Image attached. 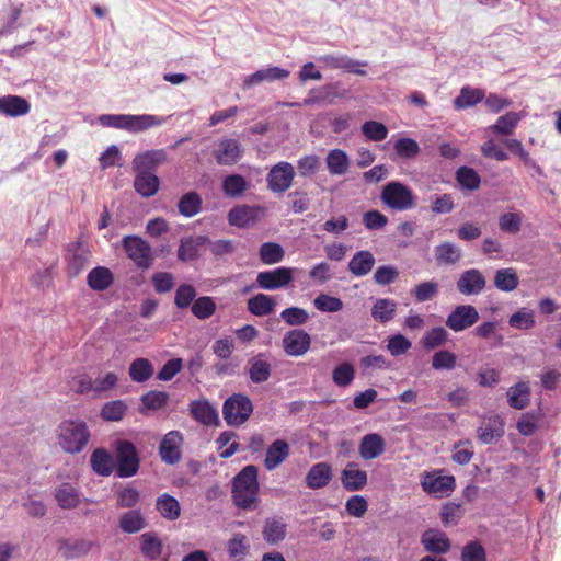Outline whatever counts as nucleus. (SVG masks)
Listing matches in <instances>:
<instances>
[{"label": "nucleus", "mask_w": 561, "mask_h": 561, "mask_svg": "<svg viewBox=\"0 0 561 561\" xmlns=\"http://www.w3.org/2000/svg\"><path fill=\"white\" fill-rule=\"evenodd\" d=\"M257 468L245 466L233 479L232 497L234 504L242 510L252 511L259 503Z\"/></svg>", "instance_id": "1"}, {"label": "nucleus", "mask_w": 561, "mask_h": 561, "mask_svg": "<svg viewBox=\"0 0 561 561\" xmlns=\"http://www.w3.org/2000/svg\"><path fill=\"white\" fill-rule=\"evenodd\" d=\"M165 121V117L151 114H103L99 117L100 124L104 127L123 129L134 134L161 126Z\"/></svg>", "instance_id": "2"}, {"label": "nucleus", "mask_w": 561, "mask_h": 561, "mask_svg": "<svg viewBox=\"0 0 561 561\" xmlns=\"http://www.w3.org/2000/svg\"><path fill=\"white\" fill-rule=\"evenodd\" d=\"M59 444L69 454H77L87 446L90 432L85 422L81 420H66L61 422L58 431Z\"/></svg>", "instance_id": "3"}, {"label": "nucleus", "mask_w": 561, "mask_h": 561, "mask_svg": "<svg viewBox=\"0 0 561 561\" xmlns=\"http://www.w3.org/2000/svg\"><path fill=\"white\" fill-rule=\"evenodd\" d=\"M251 399L243 393H233L222 404V416L229 426L244 424L253 413Z\"/></svg>", "instance_id": "4"}, {"label": "nucleus", "mask_w": 561, "mask_h": 561, "mask_svg": "<svg viewBox=\"0 0 561 561\" xmlns=\"http://www.w3.org/2000/svg\"><path fill=\"white\" fill-rule=\"evenodd\" d=\"M116 476L119 478L134 477L140 465L136 446L126 439L116 440L115 444Z\"/></svg>", "instance_id": "5"}, {"label": "nucleus", "mask_w": 561, "mask_h": 561, "mask_svg": "<svg viewBox=\"0 0 561 561\" xmlns=\"http://www.w3.org/2000/svg\"><path fill=\"white\" fill-rule=\"evenodd\" d=\"M380 197L385 205L394 210H407L414 206L412 191L400 182L387 183Z\"/></svg>", "instance_id": "6"}, {"label": "nucleus", "mask_w": 561, "mask_h": 561, "mask_svg": "<svg viewBox=\"0 0 561 561\" xmlns=\"http://www.w3.org/2000/svg\"><path fill=\"white\" fill-rule=\"evenodd\" d=\"M122 247L127 256L138 268L147 270L152 265L150 244L137 236H126L122 240Z\"/></svg>", "instance_id": "7"}, {"label": "nucleus", "mask_w": 561, "mask_h": 561, "mask_svg": "<svg viewBox=\"0 0 561 561\" xmlns=\"http://www.w3.org/2000/svg\"><path fill=\"white\" fill-rule=\"evenodd\" d=\"M295 175L294 165L287 161H280L268 171L266 175L267 187L275 194H283L293 185Z\"/></svg>", "instance_id": "8"}, {"label": "nucleus", "mask_w": 561, "mask_h": 561, "mask_svg": "<svg viewBox=\"0 0 561 561\" xmlns=\"http://www.w3.org/2000/svg\"><path fill=\"white\" fill-rule=\"evenodd\" d=\"M294 280V268L276 267L257 273L256 284L265 290H276L286 287Z\"/></svg>", "instance_id": "9"}, {"label": "nucleus", "mask_w": 561, "mask_h": 561, "mask_svg": "<svg viewBox=\"0 0 561 561\" xmlns=\"http://www.w3.org/2000/svg\"><path fill=\"white\" fill-rule=\"evenodd\" d=\"M479 320V312L472 305H459L448 314L445 324L454 332L471 328Z\"/></svg>", "instance_id": "10"}, {"label": "nucleus", "mask_w": 561, "mask_h": 561, "mask_svg": "<svg viewBox=\"0 0 561 561\" xmlns=\"http://www.w3.org/2000/svg\"><path fill=\"white\" fill-rule=\"evenodd\" d=\"M421 485L427 494L443 496L455 490L456 480L454 476H442L440 471L435 470L423 476Z\"/></svg>", "instance_id": "11"}, {"label": "nucleus", "mask_w": 561, "mask_h": 561, "mask_svg": "<svg viewBox=\"0 0 561 561\" xmlns=\"http://www.w3.org/2000/svg\"><path fill=\"white\" fill-rule=\"evenodd\" d=\"M183 435L179 431L168 432L159 446L161 460L168 465H175L181 460Z\"/></svg>", "instance_id": "12"}, {"label": "nucleus", "mask_w": 561, "mask_h": 561, "mask_svg": "<svg viewBox=\"0 0 561 561\" xmlns=\"http://www.w3.org/2000/svg\"><path fill=\"white\" fill-rule=\"evenodd\" d=\"M310 335L301 329L290 330L283 337V348L289 356L305 355L310 348Z\"/></svg>", "instance_id": "13"}, {"label": "nucleus", "mask_w": 561, "mask_h": 561, "mask_svg": "<svg viewBox=\"0 0 561 561\" xmlns=\"http://www.w3.org/2000/svg\"><path fill=\"white\" fill-rule=\"evenodd\" d=\"M243 156V148L238 139L226 138L219 141L214 150L216 162L220 165H232Z\"/></svg>", "instance_id": "14"}, {"label": "nucleus", "mask_w": 561, "mask_h": 561, "mask_svg": "<svg viewBox=\"0 0 561 561\" xmlns=\"http://www.w3.org/2000/svg\"><path fill=\"white\" fill-rule=\"evenodd\" d=\"M485 277L477 268H470L462 272L456 283L460 294L466 296L480 295L485 288Z\"/></svg>", "instance_id": "15"}, {"label": "nucleus", "mask_w": 561, "mask_h": 561, "mask_svg": "<svg viewBox=\"0 0 561 561\" xmlns=\"http://www.w3.org/2000/svg\"><path fill=\"white\" fill-rule=\"evenodd\" d=\"M319 61L323 62L327 67L331 69H342L346 72L359 76L366 75V71L363 70L362 67L367 66V62L352 59L347 55L328 54L319 57Z\"/></svg>", "instance_id": "16"}, {"label": "nucleus", "mask_w": 561, "mask_h": 561, "mask_svg": "<svg viewBox=\"0 0 561 561\" xmlns=\"http://www.w3.org/2000/svg\"><path fill=\"white\" fill-rule=\"evenodd\" d=\"M341 482L346 491H359L367 484V473L358 468V463L352 461L342 470Z\"/></svg>", "instance_id": "17"}, {"label": "nucleus", "mask_w": 561, "mask_h": 561, "mask_svg": "<svg viewBox=\"0 0 561 561\" xmlns=\"http://www.w3.org/2000/svg\"><path fill=\"white\" fill-rule=\"evenodd\" d=\"M421 543L427 552L445 554L450 549V540L438 529H428L422 534Z\"/></svg>", "instance_id": "18"}, {"label": "nucleus", "mask_w": 561, "mask_h": 561, "mask_svg": "<svg viewBox=\"0 0 561 561\" xmlns=\"http://www.w3.org/2000/svg\"><path fill=\"white\" fill-rule=\"evenodd\" d=\"M92 542L84 539L61 538L57 541L58 552L65 559H77L89 553Z\"/></svg>", "instance_id": "19"}, {"label": "nucleus", "mask_w": 561, "mask_h": 561, "mask_svg": "<svg viewBox=\"0 0 561 561\" xmlns=\"http://www.w3.org/2000/svg\"><path fill=\"white\" fill-rule=\"evenodd\" d=\"M289 71L280 67H268L256 70L254 73L248 76L243 81V87L249 89L262 82H274L284 80L289 77Z\"/></svg>", "instance_id": "20"}, {"label": "nucleus", "mask_w": 561, "mask_h": 561, "mask_svg": "<svg viewBox=\"0 0 561 561\" xmlns=\"http://www.w3.org/2000/svg\"><path fill=\"white\" fill-rule=\"evenodd\" d=\"M386 442L378 433H370L363 436L359 443L358 453L364 460H371L385 453Z\"/></svg>", "instance_id": "21"}, {"label": "nucleus", "mask_w": 561, "mask_h": 561, "mask_svg": "<svg viewBox=\"0 0 561 561\" xmlns=\"http://www.w3.org/2000/svg\"><path fill=\"white\" fill-rule=\"evenodd\" d=\"M333 477L332 468L328 462H317L306 476V484L312 490L327 486Z\"/></svg>", "instance_id": "22"}, {"label": "nucleus", "mask_w": 561, "mask_h": 561, "mask_svg": "<svg viewBox=\"0 0 561 561\" xmlns=\"http://www.w3.org/2000/svg\"><path fill=\"white\" fill-rule=\"evenodd\" d=\"M289 444L284 439L274 440L267 448L264 466L267 470H274L279 467L289 456Z\"/></svg>", "instance_id": "23"}, {"label": "nucleus", "mask_w": 561, "mask_h": 561, "mask_svg": "<svg viewBox=\"0 0 561 561\" xmlns=\"http://www.w3.org/2000/svg\"><path fill=\"white\" fill-rule=\"evenodd\" d=\"M247 371L251 382L263 383L267 381L272 375V365L264 359L263 354H259L248 360Z\"/></svg>", "instance_id": "24"}, {"label": "nucleus", "mask_w": 561, "mask_h": 561, "mask_svg": "<svg viewBox=\"0 0 561 561\" xmlns=\"http://www.w3.org/2000/svg\"><path fill=\"white\" fill-rule=\"evenodd\" d=\"M287 535V525L283 517L273 516L265 519L262 536L270 545H276L285 539Z\"/></svg>", "instance_id": "25"}, {"label": "nucleus", "mask_w": 561, "mask_h": 561, "mask_svg": "<svg viewBox=\"0 0 561 561\" xmlns=\"http://www.w3.org/2000/svg\"><path fill=\"white\" fill-rule=\"evenodd\" d=\"M167 157L168 156L164 149L147 150L146 152L135 157L133 161V169L151 172L159 164L165 162Z\"/></svg>", "instance_id": "26"}, {"label": "nucleus", "mask_w": 561, "mask_h": 561, "mask_svg": "<svg viewBox=\"0 0 561 561\" xmlns=\"http://www.w3.org/2000/svg\"><path fill=\"white\" fill-rule=\"evenodd\" d=\"M136 176L134 180V187L142 197H151L156 195L160 187V181L152 172L135 170Z\"/></svg>", "instance_id": "27"}, {"label": "nucleus", "mask_w": 561, "mask_h": 561, "mask_svg": "<svg viewBox=\"0 0 561 561\" xmlns=\"http://www.w3.org/2000/svg\"><path fill=\"white\" fill-rule=\"evenodd\" d=\"M209 243L207 236H196L182 239L178 249V257L183 262L193 261L198 257L199 248Z\"/></svg>", "instance_id": "28"}, {"label": "nucleus", "mask_w": 561, "mask_h": 561, "mask_svg": "<svg viewBox=\"0 0 561 561\" xmlns=\"http://www.w3.org/2000/svg\"><path fill=\"white\" fill-rule=\"evenodd\" d=\"M192 416L204 425L218 423V412L207 400H195L190 404Z\"/></svg>", "instance_id": "29"}, {"label": "nucleus", "mask_w": 561, "mask_h": 561, "mask_svg": "<svg viewBox=\"0 0 561 561\" xmlns=\"http://www.w3.org/2000/svg\"><path fill=\"white\" fill-rule=\"evenodd\" d=\"M375 262L376 260L371 252L362 250L353 255L347 268L354 276L363 277L371 272Z\"/></svg>", "instance_id": "30"}, {"label": "nucleus", "mask_w": 561, "mask_h": 561, "mask_svg": "<svg viewBox=\"0 0 561 561\" xmlns=\"http://www.w3.org/2000/svg\"><path fill=\"white\" fill-rule=\"evenodd\" d=\"M90 465L96 474L108 477L114 470L115 462L106 449L96 448L90 457Z\"/></svg>", "instance_id": "31"}, {"label": "nucleus", "mask_w": 561, "mask_h": 561, "mask_svg": "<svg viewBox=\"0 0 561 561\" xmlns=\"http://www.w3.org/2000/svg\"><path fill=\"white\" fill-rule=\"evenodd\" d=\"M507 402L515 410L525 409L530 402V388L528 382L520 381L508 388Z\"/></svg>", "instance_id": "32"}, {"label": "nucleus", "mask_w": 561, "mask_h": 561, "mask_svg": "<svg viewBox=\"0 0 561 561\" xmlns=\"http://www.w3.org/2000/svg\"><path fill=\"white\" fill-rule=\"evenodd\" d=\"M0 112L12 117L22 116L30 112V103L21 96L7 95L0 98Z\"/></svg>", "instance_id": "33"}, {"label": "nucleus", "mask_w": 561, "mask_h": 561, "mask_svg": "<svg viewBox=\"0 0 561 561\" xmlns=\"http://www.w3.org/2000/svg\"><path fill=\"white\" fill-rule=\"evenodd\" d=\"M434 255L438 265H454L462 257V251L451 242H444L435 247Z\"/></svg>", "instance_id": "34"}, {"label": "nucleus", "mask_w": 561, "mask_h": 561, "mask_svg": "<svg viewBox=\"0 0 561 561\" xmlns=\"http://www.w3.org/2000/svg\"><path fill=\"white\" fill-rule=\"evenodd\" d=\"M87 282L91 289L103 291L113 284L114 276L110 268L96 266L89 272Z\"/></svg>", "instance_id": "35"}, {"label": "nucleus", "mask_w": 561, "mask_h": 561, "mask_svg": "<svg viewBox=\"0 0 561 561\" xmlns=\"http://www.w3.org/2000/svg\"><path fill=\"white\" fill-rule=\"evenodd\" d=\"M397 302L390 298H378L371 307V318L380 323H387L396 317Z\"/></svg>", "instance_id": "36"}, {"label": "nucleus", "mask_w": 561, "mask_h": 561, "mask_svg": "<svg viewBox=\"0 0 561 561\" xmlns=\"http://www.w3.org/2000/svg\"><path fill=\"white\" fill-rule=\"evenodd\" d=\"M249 186L250 183L241 174H229L224 178L221 184L222 193L230 198L241 197Z\"/></svg>", "instance_id": "37"}, {"label": "nucleus", "mask_w": 561, "mask_h": 561, "mask_svg": "<svg viewBox=\"0 0 561 561\" xmlns=\"http://www.w3.org/2000/svg\"><path fill=\"white\" fill-rule=\"evenodd\" d=\"M55 497L58 505L64 510L75 508L80 503V494L70 483L60 484L55 491Z\"/></svg>", "instance_id": "38"}, {"label": "nucleus", "mask_w": 561, "mask_h": 561, "mask_svg": "<svg viewBox=\"0 0 561 561\" xmlns=\"http://www.w3.org/2000/svg\"><path fill=\"white\" fill-rule=\"evenodd\" d=\"M156 508L162 517L169 520H175L181 515V505L179 501L168 493L161 494L157 497Z\"/></svg>", "instance_id": "39"}, {"label": "nucleus", "mask_w": 561, "mask_h": 561, "mask_svg": "<svg viewBox=\"0 0 561 561\" xmlns=\"http://www.w3.org/2000/svg\"><path fill=\"white\" fill-rule=\"evenodd\" d=\"M147 526L146 519L139 510H130L119 517V528L126 534H135Z\"/></svg>", "instance_id": "40"}, {"label": "nucleus", "mask_w": 561, "mask_h": 561, "mask_svg": "<svg viewBox=\"0 0 561 561\" xmlns=\"http://www.w3.org/2000/svg\"><path fill=\"white\" fill-rule=\"evenodd\" d=\"M485 98L484 91L469 85L460 90L459 95L454 100V106L457 110H466L474 106Z\"/></svg>", "instance_id": "41"}, {"label": "nucleus", "mask_w": 561, "mask_h": 561, "mask_svg": "<svg viewBox=\"0 0 561 561\" xmlns=\"http://www.w3.org/2000/svg\"><path fill=\"white\" fill-rule=\"evenodd\" d=\"M275 301L273 297L265 294H256L248 300V310L256 316L263 317L274 311Z\"/></svg>", "instance_id": "42"}, {"label": "nucleus", "mask_w": 561, "mask_h": 561, "mask_svg": "<svg viewBox=\"0 0 561 561\" xmlns=\"http://www.w3.org/2000/svg\"><path fill=\"white\" fill-rule=\"evenodd\" d=\"M202 203L199 194L196 192H187L179 199V213L187 218L193 217L201 211Z\"/></svg>", "instance_id": "43"}, {"label": "nucleus", "mask_w": 561, "mask_h": 561, "mask_svg": "<svg viewBox=\"0 0 561 561\" xmlns=\"http://www.w3.org/2000/svg\"><path fill=\"white\" fill-rule=\"evenodd\" d=\"M350 160L347 154L340 149L329 151L327 156V167L332 175L345 174L348 170Z\"/></svg>", "instance_id": "44"}, {"label": "nucleus", "mask_w": 561, "mask_h": 561, "mask_svg": "<svg viewBox=\"0 0 561 561\" xmlns=\"http://www.w3.org/2000/svg\"><path fill=\"white\" fill-rule=\"evenodd\" d=\"M336 94V85L325 84L319 89L310 90L308 96L302 101V105L311 106L324 101L332 103Z\"/></svg>", "instance_id": "45"}, {"label": "nucleus", "mask_w": 561, "mask_h": 561, "mask_svg": "<svg viewBox=\"0 0 561 561\" xmlns=\"http://www.w3.org/2000/svg\"><path fill=\"white\" fill-rule=\"evenodd\" d=\"M259 256L262 263L272 265L284 260L285 251L283 247L276 242H264L260 247Z\"/></svg>", "instance_id": "46"}, {"label": "nucleus", "mask_w": 561, "mask_h": 561, "mask_svg": "<svg viewBox=\"0 0 561 561\" xmlns=\"http://www.w3.org/2000/svg\"><path fill=\"white\" fill-rule=\"evenodd\" d=\"M519 284L518 276L513 268H501L495 272L494 286L502 291H513Z\"/></svg>", "instance_id": "47"}, {"label": "nucleus", "mask_w": 561, "mask_h": 561, "mask_svg": "<svg viewBox=\"0 0 561 561\" xmlns=\"http://www.w3.org/2000/svg\"><path fill=\"white\" fill-rule=\"evenodd\" d=\"M504 424L499 417L494 419L493 422L485 423L477 430L478 438L483 444H491L493 440L499 439L504 434Z\"/></svg>", "instance_id": "48"}, {"label": "nucleus", "mask_w": 561, "mask_h": 561, "mask_svg": "<svg viewBox=\"0 0 561 561\" xmlns=\"http://www.w3.org/2000/svg\"><path fill=\"white\" fill-rule=\"evenodd\" d=\"M127 403L124 400H113L106 402L101 410V417L107 422H119L127 412Z\"/></svg>", "instance_id": "49"}, {"label": "nucleus", "mask_w": 561, "mask_h": 561, "mask_svg": "<svg viewBox=\"0 0 561 561\" xmlns=\"http://www.w3.org/2000/svg\"><path fill=\"white\" fill-rule=\"evenodd\" d=\"M153 375V366L147 358H137L129 366V376L135 382H145Z\"/></svg>", "instance_id": "50"}, {"label": "nucleus", "mask_w": 561, "mask_h": 561, "mask_svg": "<svg viewBox=\"0 0 561 561\" xmlns=\"http://www.w3.org/2000/svg\"><path fill=\"white\" fill-rule=\"evenodd\" d=\"M355 378L354 366L350 362L336 365L332 371V380L337 387L350 386Z\"/></svg>", "instance_id": "51"}, {"label": "nucleus", "mask_w": 561, "mask_h": 561, "mask_svg": "<svg viewBox=\"0 0 561 561\" xmlns=\"http://www.w3.org/2000/svg\"><path fill=\"white\" fill-rule=\"evenodd\" d=\"M448 332L443 327H436L427 331L422 337V345L426 350H435L447 342Z\"/></svg>", "instance_id": "52"}, {"label": "nucleus", "mask_w": 561, "mask_h": 561, "mask_svg": "<svg viewBox=\"0 0 561 561\" xmlns=\"http://www.w3.org/2000/svg\"><path fill=\"white\" fill-rule=\"evenodd\" d=\"M456 179L461 187L473 191L479 188L481 179L477 171L469 167H460L456 171Z\"/></svg>", "instance_id": "53"}, {"label": "nucleus", "mask_w": 561, "mask_h": 561, "mask_svg": "<svg viewBox=\"0 0 561 561\" xmlns=\"http://www.w3.org/2000/svg\"><path fill=\"white\" fill-rule=\"evenodd\" d=\"M508 324L517 330H529L534 328V311L527 308H520L510 317Z\"/></svg>", "instance_id": "54"}, {"label": "nucleus", "mask_w": 561, "mask_h": 561, "mask_svg": "<svg viewBox=\"0 0 561 561\" xmlns=\"http://www.w3.org/2000/svg\"><path fill=\"white\" fill-rule=\"evenodd\" d=\"M520 119V115L515 112H508L500 116L491 129L500 135H510L513 133Z\"/></svg>", "instance_id": "55"}, {"label": "nucleus", "mask_w": 561, "mask_h": 561, "mask_svg": "<svg viewBox=\"0 0 561 561\" xmlns=\"http://www.w3.org/2000/svg\"><path fill=\"white\" fill-rule=\"evenodd\" d=\"M215 311L216 304L214 302L213 298L208 296H203L195 299L192 305L193 314L201 320L210 318Z\"/></svg>", "instance_id": "56"}, {"label": "nucleus", "mask_w": 561, "mask_h": 561, "mask_svg": "<svg viewBox=\"0 0 561 561\" xmlns=\"http://www.w3.org/2000/svg\"><path fill=\"white\" fill-rule=\"evenodd\" d=\"M141 552L150 559H156L161 554L162 543L152 533H145L140 537Z\"/></svg>", "instance_id": "57"}, {"label": "nucleus", "mask_w": 561, "mask_h": 561, "mask_svg": "<svg viewBox=\"0 0 561 561\" xmlns=\"http://www.w3.org/2000/svg\"><path fill=\"white\" fill-rule=\"evenodd\" d=\"M393 148L396 153L403 159L415 158L421 150L419 144L414 139L408 137L399 138L394 142Z\"/></svg>", "instance_id": "58"}, {"label": "nucleus", "mask_w": 561, "mask_h": 561, "mask_svg": "<svg viewBox=\"0 0 561 561\" xmlns=\"http://www.w3.org/2000/svg\"><path fill=\"white\" fill-rule=\"evenodd\" d=\"M362 133L371 141H381L387 138L388 128L380 122L367 121L362 125Z\"/></svg>", "instance_id": "59"}, {"label": "nucleus", "mask_w": 561, "mask_h": 561, "mask_svg": "<svg viewBox=\"0 0 561 561\" xmlns=\"http://www.w3.org/2000/svg\"><path fill=\"white\" fill-rule=\"evenodd\" d=\"M456 363L457 356L448 350H440L432 357V368L435 370H451L456 367Z\"/></svg>", "instance_id": "60"}, {"label": "nucleus", "mask_w": 561, "mask_h": 561, "mask_svg": "<svg viewBox=\"0 0 561 561\" xmlns=\"http://www.w3.org/2000/svg\"><path fill=\"white\" fill-rule=\"evenodd\" d=\"M280 318L288 325L298 327L307 323L309 314L304 308L289 307L280 312Z\"/></svg>", "instance_id": "61"}, {"label": "nucleus", "mask_w": 561, "mask_h": 561, "mask_svg": "<svg viewBox=\"0 0 561 561\" xmlns=\"http://www.w3.org/2000/svg\"><path fill=\"white\" fill-rule=\"evenodd\" d=\"M196 297L195 288L190 284H182L178 287L174 304L180 309H185L190 305H193Z\"/></svg>", "instance_id": "62"}, {"label": "nucleus", "mask_w": 561, "mask_h": 561, "mask_svg": "<svg viewBox=\"0 0 561 561\" xmlns=\"http://www.w3.org/2000/svg\"><path fill=\"white\" fill-rule=\"evenodd\" d=\"M461 561H486L483 546L477 540L466 543L461 551Z\"/></svg>", "instance_id": "63"}, {"label": "nucleus", "mask_w": 561, "mask_h": 561, "mask_svg": "<svg viewBox=\"0 0 561 561\" xmlns=\"http://www.w3.org/2000/svg\"><path fill=\"white\" fill-rule=\"evenodd\" d=\"M252 209L249 206H236L228 214L229 224L237 227H245L252 218Z\"/></svg>", "instance_id": "64"}]
</instances>
